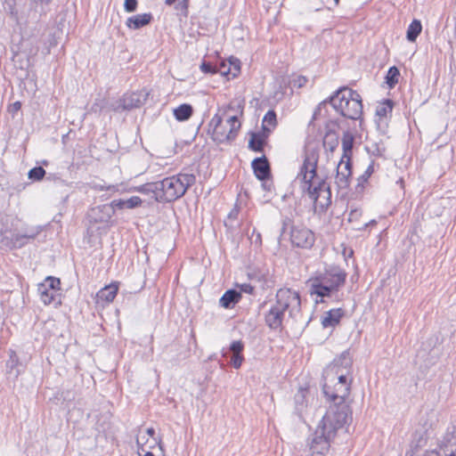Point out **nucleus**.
Segmentation results:
<instances>
[{"instance_id":"1","label":"nucleus","mask_w":456,"mask_h":456,"mask_svg":"<svg viewBox=\"0 0 456 456\" xmlns=\"http://www.w3.org/2000/svg\"><path fill=\"white\" fill-rule=\"evenodd\" d=\"M329 408L307 445L312 456H325L338 429L349 425L352 411L347 403H329Z\"/></svg>"},{"instance_id":"2","label":"nucleus","mask_w":456,"mask_h":456,"mask_svg":"<svg viewBox=\"0 0 456 456\" xmlns=\"http://www.w3.org/2000/svg\"><path fill=\"white\" fill-rule=\"evenodd\" d=\"M318 159L317 151H306L297 179L302 191L314 200V208L325 212L331 204V191L325 179L317 175Z\"/></svg>"},{"instance_id":"3","label":"nucleus","mask_w":456,"mask_h":456,"mask_svg":"<svg viewBox=\"0 0 456 456\" xmlns=\"http://www.w3.org/2000/svg\"><path fill=\"white\" fill-rule=\"evenodd\" d=\"M328 105H330L346 118L362 120L363 113L362 96L357 91L345 86L339 87L330 96L318 104L314 111L310 124L314 120L328 115Z\"/></svg>"},{"instance_id":"4","label":"nucleus","mask_w":456,"mask_h":456,"mask_svg":"<svg viewBox=\"0 0 456 456\" xmlns=\"http://www.w3.org/2000/svg\"><path fill=\"white\" fill-rule=\"evenodd\" d=\"M346 272L340 266L330 265L309 278L306 286L310 295L316 297V304L324 303L326 297L338 301V291L346 284Z\"/></svg>"},{"instance_id":"5","label":"nucleus","mask_w":456,"mask_h":456,"mask_svg":"<svg viewBox=\"0 0 456 456\" xmlns=\"http://www.w3.org/2000/svg\"><path fill=\"white\" fill-rule=\"evenodd\" d=\"M293 304H296L298 309L300 308L301 298L299 292L288 288L278 289L275 295V302L265 314L266 326L273 330L281 329L285 312L288 311Z\"/></svg>"},{"instance_id":"6","label":"nucleus","mask_w":456,"mask_h":456,"mask_svg":"<svg viewBox=\"0 0 456 456\" xmlns=\"http://www.w3.org/2000/svg\"><path fill=\"white\" fill-rule=\"evenodd\" d=\"M322 386V394L328 403H346V399L351 390V381L348 382L346 373L324 369Z\"/></svg>"},{"instance_id":"7","label":"nucleus","mask_w":456,"mask_h":456,"mask_svg":"<svg viewBox=\"0 0 456 456\" xmlns=\"http://www.w3.org/2000/svg\"><path fill=\"white\" fill-rule=\"evenodd\" d=\"M196 183L193 174L179 173L159 181L158 202H173L182 198L187 190Z\"/></svg>"},{"instance_id":"8","label":"nucleus","mask_w":456,"mask_h":456,"mask_svg":"<svg viewBox=\"0 0 456 456\" xmlns=\"http://www.w3.org/2000/svg\"><path fill=\"white\" fill-rule=\"evenodd\" d=\"M112 216V208L111 206H107V204L94 207L88 211L86 237L89 241L95 236H102L107 233L111 226Z\"/></svg>"},{"instance_id":"9","label":"nucleus","mask_w":456,"mask_h":456,"mask_svg":"<svg viewBox=\"0 0 456 456\" xmlns=\"http://www.w3.org/2000/svg\"><path fill=\"white\" fill-rule=\"evenodd\" d=\"M61 280L53 276H47L37 286V292L41 301L45 305H54L59 306L61 305Z\"/></svg>"},{"instance_id":"10","label":"nucleus","mask_w":456,"mask_h":456,"mask_svg":"<svg viewBox=\"0 0 456 456\" xmlns=\"http://www.w3.org/2000/svg\"><path fill=\"white\" fill-rule=\"evenodd\" d=\"M291 243L302 248H311L315 241L314 233L305 226H291Z\"/></svg>"},{"instance_id":"11","label":"nucleus","mask_w":456,"mask_h":456,"mask_svg":"<svg viewBox=\"0 0 456 456\" xmlns=\"http://www.w3.org/2000/svg\"><path fill=\"white\" fill-rule=\"evenodd\" d=\"M208 133L212 140L216 143L231 142L228 127L223 123L222 117L218 114L214 115L208 123Z\"/></svg>"},{"instance_id":"12","label":"nucleus","mask_w":456,"mask_h":456,"mask_svg":"<svg viewBox=\"0 0 456 456\" xmlns=\"http://www.w3.org/2000/svg\"><path fill=\"white\" fill-rule=\"evenodd\" d=\"M149 93L145 90L126 93L118 101V105L115 110H131L142 106L147 99Z\"/></svg>"},{"instance_id":"13","label":"nucleus","mask_w":456,"mask_h":456,"mask_svg":"<svg viewBox=\"0 0 456 456\" xmlns=\"http://www.w3.org/2000/svg\"><path fill=\"white\" fill-rule=\"evenodd\" d=\"M8 355L9 358L5 362L6 374L17 379L25 371L27 363L20 361L16 352L12 349L8 350Z\"/></svg>"},{"instance_id":"14","label":"nucleus","mask_w":456,"mask_h":456,"mask_svg":"<svg viewBox=\"0 0 456 456\" xmlns=\"http://www.w3.org/2000/svg\"><path fill=\"white\" fill-rule=\"evenodd\" d=\"M352 176V159H340L337 167L336 184L338 189H347Z\"/></svg>"},{"instance_id":"15","label":"nucleus","mask_w":456,"mask_h":456,"mask_svg":"<svg viewBox=\"0 0 456 456\" xmlns=\"http://www.w3.org/2000/svg\"><path fill=\"white\" fill-rule=\"evenodd\" d=\"M441 456H456V427H448L440 445Z\"/></svg>"},{"instance_id":"16","label":"nucleus","mask_w":456,"mask_h":456,"mask_svg":"<svg viewBox=\"0 0 456 456\" xmlns=\"http://www.w3.org/2000/svg\"><path fill=\"white\" fill-rule=\"evenodd\" d=\"M251 167L254 175L259 181L272 178L271 166L265 155L255 158L251 162Z\"/></svg>"},{"instance_id":"17","label":"nucleus","mask_w":456,"mask_h":456,"mask_svg":"<svg viewBox=\"0 0 456 456\" xmlns=\"http://www.w3.org/2000/svg\"><path fill=\"white\" fill-rule=\"evenodd\" d=\"M331 126H339V120H330L327 122L325 126L327 131L325 133L322 144L327 151L334 152L338 146L339 137L338 134L330 127Z\"/></svg>"},{"instance_id":"18","label":"nucleus","mask_w":456,"mask_h":456,"mask_svg":"<svg viewBox=\"0 0 456 456\" xmlns=\"http://www.w3.org/2000/svg\"><path fill=\"white\" fill-rule=\"evenodd\" d=\"M352 365L353 360L350 352L349 350H345L326 369H331L334 372L343 371L346 375L349 373Z\"/></svg>"},{"instance_id":"19","label":"nucleus","mask_w":456,"mask_h":456,"mask_svg":"<svg viewBox=\"0 0 456 456\" xmlns=\"http://www.w3.org/2000/svg\"><path fill=\"white\" fill-rule=\"evenodd\" d=\"M243 350L244 343L241 340H234L229 346V352L232 354L231 365L234 369H240L244 362Z\"/></svg>"},{"instance_id":"20","label":"nucleus","mask_w":456,"mask_h":456,"mask_svg":"<svg viewBox=\"0 0 456 456\" xmlns=\"http://www.w3.org/2000/svg\"><path fill=\"white\" fill-rule=\"evenodd\" d=\"M153 20V16L151 12L141 13L127 18L126 25L130 29H140L149 25Z\"/></svg>"},{"instance_id":"21","label":"nucleus","mask_w":456,"mask_h":456,"mask_svg":"<svg viewBox=\"0 0 456 456\" xmlns=\"http://www.w3.org/2000/svg\"><path fill=\"white\" fill-rule=\"evenodd\" d=\"M345 311L342 308L331 309L325 313L322 319V325L323 328L335 327L339 324Z\"/></svg>"},{"instance_id":"22","label":"nucleus","mask_w":456,"mask_h":456,"mask_svg":"<svg viewBox=\"0 0 456 456\" xmlns=\"http://www.w3.org/2000/svg\"><path fill=\"white\" fill-rule=\"evenodd\" d=\"M240 292L235 289H231L223 294L219 299V304L225 309H231L234 307V305L240 300Z\"/></svg>"},{"instance_id":"23","label":"nucleus","mask_w":456,"mask_h":456,"mask_svg":"<svg viewBox=\"0 0 456 456\" xmlns=\"http://www.w3.org/2000/svg\"><path fill=\"white\" fill-rule=\"evenodd\" d=\"M118 291V283L112 282L110 285H107L104 288L101 289L97 292L96 297H97L98 301L110 303L116 297Z\"/></svg>"},{"instance_id":"24","label":"nucleus","mask_w":456,"mask_h":456,"mask_svg":"<svg viewBox=\"0 0 456 456\" xmlns=\"http://www.w3.org/2000/svg\"><path fill=\"white\" fill-rule=\"evenodd\" d=\"M267 134L265 132L251 133L248 148L255 152H263L266 144Z\"/></svg>"},{"instance_id":"25","label":"nucleus","mask_w":456,"mask_h":456,"mask_svg":"<svg viewBox=\"0 0 456 456\" xmlns=\"http://www.w3.org/2000/svg\"><path fill=\"white\" fill-rule=\"evenodd\" d=\"M354 142V136L353 134L349 131H345L342 137V163L344 162V159H352Z\"/></svg>"},{"instance_id":"26","label":"nucleus","mask_w":456,"mask_h":456,"mask_svg":"<svg viewBox=\"0 0 456 456\" xmlns=\"http://www.w3.org/2000/svg\"><path fill=\"white\" fill-rule=\"evenodd\" d=\"M37 233L38 232L12 235L10 241L6 242L5 245L11 248H20L28 243V240L35 239Z\"/></svg>"},{"instance_id":"27","label":"nucleus","mask_w":456,"mask_h":456,"mask_svg":"<svg viewBox=\"0 0 456 456\" xmlns=\"http://www.w3.org/2000/svg\"><path fill=\"white\" fill-rule=\"evenodd\" d=\"M173 114L177 121H187L193 114V107L189 103H183L174 109Z\"/></svg>"},{"instance_id":"28","label":"nucleus","mask_w":456,"mask_h":456,"mask_svg":"<svg viewBox=\"0 0 456 456\" xmlns=\"http://www.w3.org/2000/svg\"><path fill=\"white\" fill-rule=\"evenodd\" d=\"M136 191L142 194H151V198L158 202L159 192V181L146 183L136 188Z\"/></svg>"},{"instance_id":"29","label":"nucleus","mask_w":456,"mask_h":456,"mask_svg":"<svg viewBox=\"0 0 456 456\" xmlns=\"http://www.w3.org/2000/svg\"><path fill=\"white\" fill-rule=\"evenodd\" d=\"M307 392L306 389L300 388L294 396L295 412L298 416H301L302 411L306 407L305 396Z\"/></svg>"},{"instance_id":"30","label":"nucleus","mask_w":456,"mask_h":456,"mask_svg":"<svg viewBox=\"0 0 456 456\" xmlns=\"http://www.w3.org/2000/svg\"><path fill=\"white\" fill-rule=\"evenodd\" d=\"M422 30L420 20L414 19L409 25L406 31V38L409 42H415Z\"/></svg>"},{"instance_id":"31","label":"nucleus","mask_w":456,"mask_h":456,"mask_svg":"<svg viewBox=\"0 0 456 456\" xmlns=\"http://www.w3.org/2000/svg\"><path fill=\"white\" fill-rule=\"evenodd\" d=\"M227 127L229 126V135L231 142L234 141L238 135V132L240 128V121L237 116L230 117L226 121Z\"/></svg>"},{"instance_id":"32","label":"nucleus","mask_w":456,"mask_h":456,"mask_svg":"<svg viewBox=\"0 0 456 456\" xmlns=\"http://www.w3.org/2000/svg\"><path fill=\"white\" fill-rule=\"evenodd\" d=\"M400 71L397 67L392 66L388 69L385 78L389 88H394L395 86L398 83Z\"/></svg>"},{"instance_id":"33","label":"nucleus","mask_w":456,"mask_h":456,"mask_svg":"<svg viewBox=\"0 0 456 456\" xmlns=\"http://www.w3.org/2000/svg\"><path fill=\"white\" fill-rule=\"evenodd\" d=\"M394 102L391 99H386L381 105L376 109V116L379 118L387 117V113L392 112Z\"/></svg>"},{"instance_id":"34","label":"nucleus","mask_w":456,"mask_h":456,"mask_svg":"<svg viewBox=\"0 0 456 456\" xmlns=\"http://www.w3.org/2000/svg\"><path fill=\"white\" fill-rule=\"evenodd\" d=\"M373 172V167L372 165H370L368 168L365 170V172L357 179L358 183L355 187V191L357 192L362 191L364 188V183L368 181L370 176L371 175Z\"/></svg>"},{"instance_id":"35","label":"nucleus","mask_w":456,"mask_h":456,"mask_svg":"<svg viewBox=\"0 0 456 456\" xmlns=\"http://www.w3.org/2000/svg\"><path fill=\"white\" fill-rule=\"evenodd\" d=\"M106 105L107 101L104 98L98 97L88 109V113L100 114Z\"/></svg>"},{"instance_id":"36","label":"nucleus","mask_w":456,"mask_h":456,"mask_svg":"<svg viewBox=\"0 0 456 456\" xmlns=\"http://www.w3.org/2000/svg\"><path fill=\"white\" fill-rule=\"evenodd\" d=\"M4 10L7 13L11 15V17L20 24L21 22V19L18 15V12L16 11L13 0H6Z\"/></svg>"},{"instance_id":"37","label":"nucleus","mask_w":456,"mask_h":456,"mask_svg":"<svg viewBox=\"0 0 456 456\" xmlns=\"http://www.w3.org/2000/svg\"><path fill=\"white\" fill-rule=\"evenodd\" d=\"M45 174V170L42 167L38 166L31 168L28 171V176L32 181H41Z\"/></svg>"},{"instance_id":"38","label":"nucleus","mask_w":456,"mask_h":456,"mask_svg":"<svg viewBox=\"0 0 456 456\" xmlns=\"http://www.w3.org/2000/svg\"><path fill=\"white\" fill-rule=\"evenodd\" d=\"M276 117H277L276 112L273 110H270L264 116L262 124L265 125V123H267L268 125H270L272 126H275L277 125Z\"/></svg>"},{"instance_id":"39","label":"nucleus","mask_w":456,"mask_h":456,"mask_svg":"<svg viewBox=\"0 0 456 456\" xmlns=\"http://www.w3.org/2000/svg\"><path fill=\"white\" fill-rule=\"evenodd\" d=\"M216 65V73L221 74L222 76H228L232 73V67L229 66L224 61H221Z\"/></svg>"},{"instance_id":"40","label":"nucleus","mask_w":456,"mask_h":456,"mask_svg":"<svg viewBox=\"0 0 456 456\" xmlns=\"http://www.w3.org/2000/svg\"><path fill=\"white\" fill-rule=\"evenodd\" d=\"M229 66L232 67V77H236L240 72V61L233 57L229 59Z\"/></svg>"},{"instance_id":"41","label":"nucleus","mask_w":456,"mask_h":456,"mask_svg":"<svg viewBox=\"0 0 456 456\" xmlns=\"http://www.w3.org/2000/svg\"><path fill=\"white\" fill-rule=\"evenodd\" d=\"M200 68L205 74H216V65H214L211 62L203 61Z\"/></svg>"},{"instance_id":"42","label":"nucleus","mask_w":456,"mask_h":456,"mask_svg":"<svg viewBox=\"0 0 456 456\" xmlns=\"http://www.w3.org/2000/svg\"><path fill=\"white\" fill-rule=\"evenodd\" d=\"M107 206H111L112 210H113V215H114L116 209L126 208V200H123V199L114 200L110 204H107Z\"/></svg>"},{"instance_id":"43","label":"nucleus","mask_w":456,"mask_h":456,"mask_svg":"<svg viewBox=\"0 0 456 456\" xmlns=\"http://www.w3.org/2000/svg\"><path fill=\"white\" fill-rule=\"evenodd\" d=\"M142 200L138 196H133L126 200V208L132 209L141 206Z\"/></svg>"},{"instance_id":"44","label":"nucleus","mask_w":456,"mask_h":456,"mask_svg":"<svg viewBox=\"0 0 456 456\" xmlns=\"http://www.w3.org/2000/svg\"><path fill=\"white\" fill-rule=\"evenodd\" d=\"M138 6L137 0H125L124 1V10L126 12H134L136 11Z\"/></svg>"},{"instance_id":"45","label":"nucleus","mask_w":456,"mask_h":456,"mask_svg":"<svg viewBox=\"0 0 456 456\" xmlns=\"http://www.w3.org/2000/svg\"><path fill=\"white\" fill-rule=\"evenodd\" d=\"M308 79L304 76H297V77L293 78L290 82L291 86L293 87L301 88L305 86Z\"/></svg>"},{"instance_id":"46","label":"nucleus","mask_w":456,"mask_h":456,"mask_svg":"<svg viewBox=\"0 0 456 456\" xmlns=\"http://www.w3.org/2000/svg\"><path fill=\"white\" fill-rule=\"evenodd\" d=\"M239 291L240 293L244 292V293L252 295L254 293V291H255V288L251 284H249V283H243V284L240 285V290Z\"/></svg>"},{"instance_id":"47","label":"nucleus","mask_w":456,"mask_h":456,"mask_svg":"<svg viewBox=\"0 0 456 456\" xmlns=\"http://www.w3.org/2000/svg\"><path fill=\"white\" fill-rule=\"evenodd\" d=\"M292 221L290 218L289 217H286L282 220V226H281V236H283L287 228L288 227H290L293 226L292 224Z\"/></svg>"},{"instance_id":"48","label":"nucleus","mask_w":456,"mask_h":456,"mask_svg":"<svg viewBox=\"0 0 456 456\" xmlns=\"http://www.w3.org/2000/svg\"><path fill=\"white\" fill-rule=\"evenodd\" d=\"M20 108H21L20 102H15L10 106L9 111L12 112V114H15L16 112H18L20 110Z\"/></svg>"},{"instance_id":"49","label":"nucleus","mask_w":456,"mask_h":456,"mask_svg":"<svg viewBox=\"0 0 456 456\" xmlns=\"http://www.w3.org/2000/svg\"><path fill=\"white\" fill-rule=\"evenodd\" d=\"M361 211L358 209H353L349 213L348 221L352 222L354 219H357L361 216Z\"/></svg>"},{"instance_id":"50","label":"nucleus","mask_w":456,"mask_h":456,"mask_svg":"<svg viewBox=\"0 0 456 456\" xmlns=\"http://www.w3.org/2000/svg\"><path fill=\"white\" fill-rule=\"evenodd\" d=\"M261 182H262V187L264 188L265 191H272L273 182H272L271 178L269 180H264Z\"/></svg>"},{"instance_id":"51","label":"nucleus","mask_w":456,"mask_h":456,"mask_svg":"<svg viewBox=\"0 0 456 456\" xmlns=\"http://www.w3.org/2000/svg\"><path fill=\"white\" fill-rule=\"evenodd\" d=\"M239 215V208L237 204L234 206V208L231 210V212L228 214L229 219H237Z\"/></svg>"},{"instance_id":"52","label":"nucleus","mask_w":456,"mask_h":456,"mask_svg":"<svg viewBox=\"0 0 456 456\" xmlns=\"http://www.w3.org/2000/svg\"><path fill=\"white\" fill-rule=\"evenodd\" d=\"M46 180L48 181H54V182H59L61 183H63L64 181L61 180L60 177H58L55 174H49L47 176H46Z\"/></svg>"},{"instance_id":"53","label":"nucleus","mask_w":456,"mask_h":456,"mask_svg":"<svg viewBox=\"0 0 456 456\" xmlns=\"http://www.w3.org/2000/svg\"><path fill=\"white\" fill-rule=\"evenodd\" d=\"M188 4H189V0H183L181 3L178 4V5L175 8L176 9L181 8V9L184 10L185 12H187Z\"/></svg>"},{"instance_id":"54","label":"nucleus","mask_w":456,"mask_h":456,"mask_svg":"<svg viewBox=\"0 0 456 456\" xmlns=\"http://www.w3.org/2000/svg\"><path fill=\"white\" fill-rule=\"evenodd\" d=\"M136 443H137V445H138L137 453H138L139 456H141L142 453L144 452V446H143V444L140 443L139 439H137Z\"/></svg>"},{"instance_id":"55","label":"nucleus","mask_w":456,"mask_h":456,"mask_svg":"<svg viewBox=\"0 0 456 456\" xmlns=\"http://www.w3.org/2000/svg\"><path fill=\"white\" fill-rule=\"evenodd\" d=\"M255 233H256L255 243L261 244L262 243L261 234L259 232H256V230L254 229L252 236H254Z\"/></svg>"},{"instance_id":"56","label":"nucleus","mask_w":456,"mask_h":456,"mask_svg":"<svg viewBox=\"0 0 456 456\" xmlns=\"http://www.w3.org/2000/svg\"><path fill=\"white\" fill-rule=\"evenodd\" d=\"M423 456H441V454L436 451H430L427 452Z\"/></svg>"},{"instance_id":"57","label":"nucleus","mask_w":456,"mask_h":456,"mask_svg":"<svg viewBox=\"0 0 456 456\" xmlns=\"http://www.w3.org/2000/svg\"><path fill=\"white\" fill-rule=\"evenodd\" d=\"M146 433L148 436H150L151 437H154V435H155V429L153 428H147L146 430Z\"/></svg>"},{"instance_id":"58","label":"nucleus","mask_w":456,"mask_h":456,"mask_svg":"<svg viewBox=\"0 0 456 456\" xmlns=\"http://www.w3.org/2000/svg\"><path fill=\"white\" fill-rule=\"evenodd\" d=\"M370 224H376V221L375 220H371L370 222L369 223H366L363 224V226L362 228H357L358 230H364L366 229Z\"/></svg>"},{"instance_id":"59","label":"nucleus","mask_w":456,"mask_h":456,"mask_svg":"<svg viewBox=\"0 0 456 456\" xmlns=\"http://www.w3.org/2000/svg\"><path fill=\"white\" fill-rule=\"evenodd\" d=\"M261 132H265V134H267V136H268L271 130H270V128H268L266 126V125L262 124V131Z\"/></svg>"},{"instance_id":"60","label":"nucleus","mask_w":456,"mask_h":456,"mask_svg":"<svg viewBox=\"0 0 456 456\" xmlns=\"http://www.w3.org/2000/svg\"><path fill=\"white\" fill-rule=\"evenodd\" d=\"M176 2V0H165L166 4L172 5Z\"/></svg>"},{"instance_id":"61","label":"nucleus","mask_w":456,"mask_h":456,"mask_svg":"<svg viewBox=\"0 0 456 456\" xmlns=\"http://www.w3.org/2000/svg\"><path fill=\"white\" fill-rule=\"evenodd\" d=\"M143 456H154V454L151 452H146Z\"/></svg>"},{"instance_id":"62","label":"nucleus","mask_w":456,"mask_h":456,"mask_svg":"<svg viewBox=\"0 0 456 456\" xmlns=\"http://www.w3.org/2000/svg\"><path fill=\"white\" fill-rule=\"evenodd\" d=\"M39 2L41 3H45V4H48L50 3L52 0H38Z\"/></svg>"},{"instance_id":"63","label":"nucleus","mask_w":456,"mask_h":456,"mask_svg":"<svg viewBox=\"0 0 456 456\" xmlns=\"http://www.w3.org/2000/svg\"><path fill=\"white\" fill-rule=\"evenodd\" d=\"M398 183H399V184H403V179H400V180L398 181Z\"/></svg>"},{"instance_id":"64","label":"nucleus","mask_w":456,"mask_h":456,"mask_svg":"<svg viewBox=\"0 0 456 456\" xmlns=\"http://www.w3.org/2000/svg\"><path fill=\"white\" fill-rule=\"evenodd\" d=\"M335 4L338 5L339 4V0H334Z\"/></svg>"}]
</instances>
